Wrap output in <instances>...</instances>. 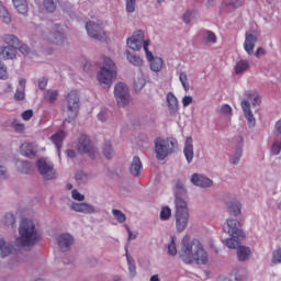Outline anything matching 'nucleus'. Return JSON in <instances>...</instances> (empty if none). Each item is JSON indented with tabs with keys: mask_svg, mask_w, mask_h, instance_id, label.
I'll return each mask as SVG.
<instances>
[{
	"mask_svg": "<svg viewBox=\"0 0 281 281\" xmlns=\"http://www.w3.org/2000/svg\"><path fill=\"white\" fill-rule=\"evenodd\" d=\"M126 258H127L130 273H132V276H135V271L137 268L135 267V261L133 260V258H131V256H128L127 249H126Z\"/></svg>",
	"mask_w": 281,
	"mask_h": 281,
	"instance_id": "44",
	"label": "nucleus"
},
{
	"mask_svg": "<svg viewBox=\"0 0 281 281\" xmlns=\"http://www.w3.org/2000/svg\"><path fill=\"white\" fill-rule=\"evenodd\" d=\"M67 102V117L66 122H74L76 117H78V112L80 111V97L78 95V91L72 90L66 97Z\"/></svg>",
	"mask_w": 281,
	"mask_h": 281,
	"instance_id": "8",
	"label": "nucleus"
},
{
	"mask_svg": "<svg viewBox=\"0 0 281 281\" xmlns=\"http://www.w3.org/2000/svg\"><path fill=\"white\" fill-rule=\"evenodd\" d=\"M249 256H251V250L249 249V247L239 246L237 248V258L240 262H245V260H247Z\"/></svg>",
	"mask_w": 281,
	"mask_h": 281,
	"instance_id": "26",
	"label": "nucleus"
},
{
	"mask_svg": "<svg viewBox=\"0 0 281 281\" xmlns=\"http://www.w3.org/2000/svg\"><path fill=\"white\" fill-rule=\"evenodd\" d=\"M53 144H55L58 155H60V148H63V140L65 139V131H58L50 137Z\"/></svg>",
	"mask_w": 281,
	"mask_h": 281,
	"instance_id": "22",
	"label": "nucleus"
},
{
	"mask_svg": "<svg viewBox=\"0 0 281 281\" xmlns=\"http://www.w3.org/2000/svg\"><path fill=\"white\" fill-rule=\"evenodd\" d=\"M20 237L15 239L18 247H34L41 239V234L36 229V224L32 220H22L19 228Z\"/></svg>",
	"mask_w": 281,
	"mask_h": 281,
	"instance_id": "3",
	"label": "nucleus"
},
{
	"mask_svg": "<svg viewBox=\"0 0 281 281\" xmlns=\"http://www.w3.org/2000/svg\"><path fill=\"white\" fill-rule=\"evenodd\" d=\"M71 210H74V212H81L82 214L95 213L93 205L87 203H72Z\"/></svg>",
	"mask_w": 281,
	"mask_h": 281,
	"instance_id": "20",
	"label": "nucleus"
},
{
	"mask_svg": "<svg viewBox=\"0 0 281 281\" xmlns=\"http://www.w3.org/2000/svg\"><path fill=\"white\" fill-rule=\"evenodd\" d=\"M142 45L146 54V58L148 63H150L151 71H155L156 74L161 71L164 67V59L153 56V53L149 52L148 45H150V40L144 41V31H136L130 38H127V46L134 52H139V49H142Z\"/></svg>",
	"mask_w": 281,
	"mask_h": 281,
	"instance_id": "2",
	"label": "nucleus"
},
{
	"mask_svg": "<svg viewBox=\"0 0 281 281\" xmlns=\"http://www.w3.org/2000/svg\"><path fill=\"white\" fill-rule=\"evenodd\" d=\"M47 87V78L42 77L38 80V88L44 90Z\"/></svg>",
	"mask_w": 281,
	"mask_h": 281,
	"instance_id": "60",
	"label": "nucleus"
},
{
	"mask_svg": "<svg viewBox=\"0 0 281 281\" xmlns=\"http://www.w3.org/2000/svg\"><path fill=\"white\" fill-rule=\"evenodd\" d=\"M10 254H14V249H12V246L10 244L5 243L4 238L0 239V256L2 258H5V256H10Z\"/></svg>",
	"mask_w": 281,
	"mask_h": 281,
	"instance_id": "25",
	"label": "nucleus"
},
{
	"mask_svg": "<svg viewBox=\"0 0 281 281\" xmlns=\"http://www.w3.org/2000/svg\"><path fill=\"white\" fill-rule=\"evenodd\" d=\"M0 19L3 21V23H12V18L3 4H0Z\"/></svg>",
	"mask_w": 281,
	"mask_h": 281,
	"instance_id": "34",
	"label": "nucleus"
},
{
	"mask_svg": "<svg viewBox=\"0 0 281 281\" xmlns=\"http://www.w3.org/2000/svg\"><path fill=\"white\" fill-rule=\"evenodd\" d=\"M57 98H58V90L44 91V100H46V102L54 104V102H56Z\"/></svg>",
	"mask_w": 281,
	"mask_h": 281,
	"instance_id": "30",
	"label": "nucleus"
},
{
	"mask_svg": "<svg viewBox=\"0 0 281 281\" xmlns=\"http://www.w3.org/2000/svg\"><path fill=\"white\" fill-rule=\"evenodd\" d=\"M22 120H24V122H30L31 117H34V111L33 110H25L22 114H21Z\"/></svg>",
	"mask_w": 281,
	"mask_h": 281,
	"instance_id": "48",
	"label": "nucleus"
},
{
	"mask_svg": "<svg viewBox=\"0 0 281 281\" xmlns=\"http://www.w3.org/2000/svg\"><path fill=\"white\" fill-rule=\"evenodd\" d=\"M183 154L188 164H192V160L194 159V144H193L192 136H189L186 139Z\"/></svg>",
	"mask_w": 281,
	"mask_h": 281,
	"instance_id": "17",
	"label": "nucleus"
},
{
	"mask_svg": "<svg viewBox=\"0 0 281 281\" xmlns=\"http://www.w3.org/2000/svg\"><path fill=\"white\" fill-rule=\"evenodd\" d=\"M223 231L232 236V238H245V233H243V228L240 227V222L234 218H228L223 226Z\"/></svg>",
	"mask_w": 281,
	"mask_h": 281,
	"instance_id": "10",
	"label": "nucleus"
},
{
	"mask_svg": "<svg viewBox=\"0 0 281 281\" xmlns=\"http://www.w3.org/2000/svg\"><path fill=\"white\" fill-rule=\"evenodd\" d=\"M241 155H243V149L241 148H237L234 157L231 158V164L236 166V164H238V161H240Z\"/></svg>",
	"mask_w": 281,
	"mask_h": 281,
	"instance_id": "47",
	"label": "nucleus"
},
{
	"mask_svg": "<svg viewBox=\"0 0 281 281\" xmlns=\"http://www.w3.org/2000/svg\"><path fill=\"white\" fill-rule=\"evenodd\" d=\"M14 100L18 102L25 100V90H16L14 93Z\"/></svg>",
	"mask_w": 281,
	"mask_h": 281,
	"instance_id": "52",
	"label": "nucleus"
},
{
	"mask_svg": "<svg viewBox=\"0 0 281 281\" xmlns=\"http://www.w3.org/2000/svg\"><path fill=\"white\" fill-rule=\"evenodd\" d=\"M20 153L24 157H36L38 146L34 143H24L20 146Z\"/></svg>",
	"mask_w": 281,
	"mask_h": 281,
	"instance_id": "14",
	"label": "nucleus"
},
{
	"mask_svg": "<svg viewBox=\"0 0 281 281\" xmlns=\"http://www.w3.org/2000/svg\"><path fill=\"white\" fill-rule=\"evenodd\" d=\"M112 214L117 223H124L126 221V214L122 213V211L117 209H113Z\"/></svg>",
	"mask_w": 281,
	"mask_h": 281,
	"instance_id": "38",
	"label": "nucleus"
},
{
	"mask_svg": "<svg viewBox=\"0 0 281 281\" xmlns=\"http://www.w3.org/2000/svg\"><path fill=\"white\" fill-rule=\"evenodd\" d=\"M179 194H186V189L183 184L176 186V227L177 232H186L188 227V221L190 218V213L188 211V203L179 196Z\"/></svg>",
	"mask_w": 281,
	"mask_h": 281,
	"instance_id": "4",
	"label": "nucleus"
},
{
	"mask_svg": "<svg viewBox=\"0 0 281 281\" xmlns=\"http://www.w3.org/2000/svg\"><path fill=\"white\" fill-rule=\"evenodd\" d=\"M225 245L228 247V249H238V247H240V243L236 240V237L226 239Z\"/></svg>",
	"mask_w": 281,
	"mask_h": 281,
	"instance_id": "41",
	"label": "nucleus"
},
{
	"mask_svg": "<svg viewBox=\"0 0 281 281\" xmlns=\"http://www.w3.org/2000/svg\"><path fill=\"white\" fill-rule=\"evenodd\" d=\"M221 113H224L225 115H232V106H229V104L222 105Z\"/></svg>",
	"mask_w": 281,
	"mask_h": 281,
	"instance_id": "57",
	"label": "nucleus"
},
{
	"mask_svg": "<svg viewBox=\"0 0 281 281\" xmlns=\"http://www.w3.org/2000/svg\"><path fill=\"white\" fill-rule=\"evenodd\" d=\"M249 67H250L249 60L241 59L236 63V65L234 67V71H235L236 76H240V74H245V71H247V69H249Z\"/></svg>",
	"mask_w": 281,
	"mask_h": 281,
	"instance_id": "24",
	"label": "nucleus"
},
{
	"mask_svg": "<svg viewBox=\"0 0 281 281\" xmlns=\"http://www.w3.org/2000/svg\"><path fill=\"white\" fill-rule=\"evenodd\" d=\"M5 78H8V69L3 63L0 61V80H5Z\"/></svg>",
	"mask_w": 281,
	"mask_h": 281,
	"instance_id": "54",
	"label": "nucleus"
},
{
	"mask_svg": "<svg viewBox=\"0 0 281 281\" xmlns=\"http://www.w3.org/2000/svg\"><path fill=\"white\" fill-rule=\"evenodd\" d=\"M37 170L43 179L46 181H52V179H56V171H54V164L47 161L45 158H40L37 160Z\"/></svg>",
	"mask_w": 281,
	"mask_h": 281,
	"instance_id": "11",
	"label": "nucleus"
},
{
	"mask_svg": "<svg viewBox=\"0 0 281 281\" xmlns=\"http://www.w3.org/2000/svg\"><path fill=\"white\" fill-rule=\"evenodd\" d=\"M127 54V60L133 65L134 67H142L144 65V59L137 55H131V52H126Z\"/></svg>",
	"mask_w": 281,
	"mask_h": 281,
	"instance_id": "29",
	"label": "nucleus"
},
{
	"mask_svg": "<svg viewBox=\"0 0 281 281\" xmlns=\"http://www.w3.org/2000/svg\"><path fill=\"white\" fill-rule=\"evenodd\" d=\"M206 43H216V35L212 31H206Z\"/></svg>",
	"mask_w": 281,
	"mask_h": 281,
	"instance_id": "55",
	"label": "nucleus"
},
{
	"mask_svg": "<svg viewBox=\"0 0 281 281\" xmlns=\"http://www.w3.org/2000/svg\"><path fill=\"white\" fill-rule=\"evenodd\" d=\"M191 182L198 188H210L212 187V180L210 178L203 177L199 173H193L191 177Z\"/></svg>",
	"mask_w": 281,
	"mask_h": 281,
	"instance_id": "18",
	"label": "nucleus"
},
{
	"mask_svg": "<svg viewBox=\"0 0 281 281\" xmlns=\"http://www.w3.org/2000/svg\"><path fill=\"white\" fill-rule=\"evenodd\" d=\"M66 155L67 157H69L70 159H74L76 157V150L74 149H68L66 150Z\"/></svg>",
	"mask_w": 281,
	"mask_h": 281,
	"instance_id": "63",
	"label": "nucleus"
},
{
	"mask_svg": "<svg viewBox=\"0 0 281 281\" xmlns=\"http://www.w3.org/2000/svg\"><path fill=\"white\" fill-rule=\"evenodd\" d=\"M192 104V97L186 95L182 99V106H190Z\"/></svg>",
	"mask_w": 281,
	"mask_h": 281,
	"instance_id": "61",
	"label": "nucleus"
},
{
	"mask_svg": "<svg viewBox=\"0 0 281 281\" xmlns=\"http://www.w3.org/2000/svg\"><path fill=\"white\" fill-rule=\"evenodd\" d=\"M43 7L46 10V12L52 13V12H56L57 4H56V1L54 0H44Z\"/></svg>",
	"mask_w": 281,
	"mask_h": 281,
	"instance_id": "37",
	"label": "nucleus"
},
{
	"mask_svg": "<svg viewBox=\"0 0 281 281\" xmlns=\"http://www.w3.org/2000/svg\"><path fill=\"white\" fill-rule=\"evenodd\" d=\"M180 258L186 265H192V262H196V265H207V251L203 249V245L199 239H193L190 243V235H186L182 238Z\"/></svg>",
	"mask_w": 281,
	"mask_h": 281,
	"instance_id": "1",
	"label": "nucleus"
},
{
	"mask_svg": "<svg viewBox=\"0 0 281 281\" xmlns=\"http://www.w3.org/2000/svg\"><path fill=\"white\" fill-rule=\"evenodd\" d=\"M12 128H14L16 133H23V131H25V124L19 123L18 120H14L12 122Z\"/></svg>",
	"mask_w": 281,
	"mask_h": 281,
	"instance_id": "45",
	"label": "nucleus"
},
{
	"mask_svg": "<svg viewBox=\"0 0 281 281\" xmlns=\"http://www.w3.org/2000/svg\"><path fill=\"white\" fill-rule=\"evenodd\" d=\"M272 155H280L281 153V136L274 139L272 147H271Z\"/></svg>",
	"mask_w": 281,
	"mask_h": 281,
	"instance_id": "39",
	"label": "nucleus"
},
{
	"mask_svg": "<svg viewBox=\"0 0 281 281\" xmlns=\"http://www.w3.org/2000/svg\"><path fill=\"white\" fill-rule=\"evenodd\" d=\"M50 41L54 45H63L65 43V33L58 30V26L55 24V32L50 34Z\"/></svg>",
	"mask_w": 281,
	"mask_h": 281,
	"instance_id": "23",
	"label": "nucleus"
},
{
	"mask_svg": "<svg viewBox=\"0 0 281 281\" xmlns=\"http://www.w3.org/2000/svg\"><path fill=\"white\" fill-rule=\"evenodd\" d=\"M274 135L281 137V119L274 125Z\"/></svg>",
	"mask_w": 281,
	"mask_h": 281,
	"instance_id": "59",
	"label": "nucleus"
},
{
	"mask_svg": "<svg viewBox=\"0 0 281 281\" xmlns=\"http://www.w3.org/2000/svg\"><path fill=\"white\" fill-rule=\"evenodd\" d=\"M86 30L88 32V36H90L91 38H95L97 41H104L106 36V33L104 32V29H102V22H100V20H98V22H87Z\"/></svg>",
	"mask_w": 281,
	"mask_h": 281,
	"instance_id": "12",
	"label": "nucleus"
},
{
	"mask_svg": "<svg viewBox=\"0 0 281 281\" xmlns=\"http://www.w3.org/2000/svg\"><path fill=\"white\" fill-rule=\"evenodd\" d=\"M75 179H76V181H79V183L82 182V181H87V175L83 173V171H78L75 175Z\"/></svg>",
	"mask_w": 281,
	"mask_h": 281,
	"instance_id": "56",
	"label": "nucleus"
},
{
	"mask_svg": "<svg viewBox=\"0 0 281 281\" xmlns=\"http://www.w3.org/2000/svg\"><path fill=\"white\" fill-rule=\"evenodd\" d=\"M179 80L184 91H190V82H188V75L186 72H180Z\"/></svg>",
	"mask_w": 281,
	"mask_h": 281,
	"instance_id": "42",
	"label": "nucleus"
},
{
	"mask_svg": "<svg viewBox=\"0 0 281 281\" xmlns=\"http://www.w3.org/2000/svg\"><path fill=\"white\" fill-rule=\"evenodd\" d=\"M178 142L175 138H156L155 139V153L157 159L159 161H164L168 155H172L175 153V148H177Z\"/></svg>",
	"mask_w": 281,
	"mask_h": 281,
	"instance_id": "6",
	"label": "nucleus"
},
{
	"mask_svg": "<svg viewBox=\"0 0 281 281\" xmlns=\"http://www.w3.org/2000/svg\"><path fill=\"white\" fill-rule=\"evenodd\" d=\"M18 168L22 175H30V171L32 170V164L29 161H20L18 162Z\"/></svg>",
	"mask_w": 281,
	"mask_h": 281,
	"instance_id": "33",
	"label": "nucleus"
},
{
	"mask_svg": "<svg viewBox=\"0 0 281 281\" xmlns=\"http://www.w3.org/2000/svg\"><path fill=\"white\" fill-rule=\"evenodd\" d=\"M272 262L273 265H278L281 262V249H277L272 255Z\"/></svg>",
	"mask_w": 281,
	"mask_h": 281,
	"instance_id": "49",
	"label": "nucleus"
},
{
	"mask_svg": "<svg viewBox=\"0 0 281 281\" xmlns=\"http://www.w3.org/2000/svg\"><path fill=\"white\" fill-rule=\"evenodd\" d=\"M135 3H136V0H127L126 1V12H128V13L135 12Z\"/></svg>",
	"mask_w": 281,
	"mask_h": 281,
	"instance_id": "53",
	"label": "nucleus"
},
{
	"mask_svg": "<svg viewBox=\"0 0 281 281\" xmlns=\"http://www.w3.org/2000/svg\"><path fill=\"white\" fill-rule=\"evenodd\" d=\"M167 104L170 111H177L179 109V101L177 100V97L175 93L169 92L167 94Z\"/></svg>",
	"mask_w": 281,
	"mask_h": 281,
	"instance_id": "27",
	"label": "nucleus"
},
{
	"mask_svg": "<svg viewBox=\"0 0 281 281\" xmlns=\"http://www.w3.org/2000/svg\"><path fill=\"white\" fill-rule=\"evenodd\" d=\"M14 223H16V218L14 217V214L7 213L4 215V225H7V227H14Z\"/></svg>",
	"mask_w": 281,
	"mask_h": 281,
	"instance_id": "40",
	"label": "nucleus"
},
{
	"mask_svg": "<svg viewBox=\"0 0 281 281\" xmlns=\"http://www.w3.org/2000/svg\"><path fill=\"white\" fill-rule=\"evenodd\" d=\"M246 95L252 106H256V104H260V95H258L256 91H250Z\"/></svg>",
	"mask_w": 281,
	"mask_h": 281,
	"instance_id": "36",
	"label": "nucleus"
},
{
	"mask_svg": "<svg viewBox=\"0 0 281 281\" xmlns=\"http://www.w3.org/2000/svg\"><path fill=\"white\" fill-rule=\"evenodd\" d=\"M142 160L139 159V157L135 156L130 167L131 175H133V177H139V175H142Z\"/></svg>",
	"mask_w": 281,
	"mask_h": 281,
	"instance_id": "21",
	"label": "nucleus"
},
{
	"mask_svg": "<svg viewBox=\"0 0 281 281\" xmlns=\"http://www.w3.org/2000/svg\"><path fill=\"white\" fill-rule=\"evenodd\" d=\"M76 148L79 155H89L90 159L98 157V151L93 148L91 139L85 134L79 137Z\"/></svg>",
	"mask_w": 281,
	"mask_h": 281,
	"instance_id": "9",
	"label": "nucleus"
},
{
	"mask_svg": "<svg viewBox=\"0 0 281 281\" xmlns=\"http://www.w3.org/2000/svg\"><path fill=\"white\" fill-rule=\"evenodd\" d=\"M103 155L105 159H113V147L110 142H105L103 145Z\"/></svg>",
	"mask_w": 281,
	"mask_h": 281,
	"instance_id": "35",
	"label": "nucleus"
},
{
	"mask_svg": "<svg viewBox=\"0 0 281 281\" xmlns=\"http://www.w3.org/2000/svg\"><path fill=\"white\" fill-rule=\"evenodd\" d=\"M240 207L241 204L238 201L227 203V210L233 216H238L240 214Z\"/></svg>",
	"mask_w": 281,
	"mask_h": 281,
	"instance_id": "28",
	"label": "nucleus"
},
{
	"mask_svg": "<svg viewBox=\"0 0 281 281\" xmlns=\"http://www.w3.org/2000/svg\"><path fill=\"white\" fill-rule=\"evenodd\" d=\"M258 42V37L251 33H246V38L244 43V49L247 52L249 56L254 54V49L256 47V43Z\"/></svg>",
	"mask_w": 281,
	"mask_h": 281,
	"instance_id": "19",
	"label": "nucleus"
},
{
	"mask_svg": "<svg viewBox=\"0 0 281 281\" xmlns=\"http://www.w3.org/2000/svg\"><path fill=\"white\" fill-rule=\"evenodd\" d=\"M2 41L8 46L0 47V58H3V60H12L16 58V47L20 45L19 38L8 34L2 37Z\"/></svg>",
	"mask_w": 281,
	"mask_h": 281,
	"instance_id": "7",
	"label": "nucleus"
},
{
	"mask_svg": "<svg viewBox=\"0 0 281 281\" xmlns=\"http://www.w3.org/2000/svg\"><path fill=\"white\" fill-rule=\"evenodd\" d=\"M232 8H240L243 5V0H233L232 2L228 3Z\"/></svg>",
	"mask_w": 281,
	"mask_h": 281,
	"instance_id": "62",
	"label": "nucleus"
},
{
	"mask_svg": "<svg viewBox=\"0 0 281 281\" xmlns=\"http://www.w3.org/2000/svg\"><path fill=\"white\" fill-rule=\"evenodd\" d=\"M257 58H260V56H265V48L259 47L255 54Z\"/></svg>",
	"mask_w": 281,
	"mask_h": 281,
	"instance_id": "64",
	"label": "nucleus"
},
{
	"mask_svg": "<svg viewBox=\"0 0 281 281\" xmlns=\"http://www.w3.org/2000/svg\"><path fill=\"white\" fill-rule=\"evenodd\" d=\"M15 10L19 12V14H27V0H22L20 2L13 3Z\"/></svg>",
	"mask_w": 281,
	"mask_h": 281,
	"instance_id": "32",
	"label": "nucleus"
},
{
	"mask_svg": "<svg viewBox=\"0 0 281 281\" xmlns=\"http://www.w3.org/2000/svg\"><path fill=\"white\" fill-rule=\"evenodd\" d=\"M114 97L119 106H126L131 102L128 87L125 83L119 82L114 88Z\"/></svg>",
	"mask_w": 281,
	"mask_h": 281,
	"instance_id": "13",
	"label": "nucleus"
},
{
	"mask_svg": "<svg viewBox=\"0 0 281 281\" xmlns=\"http://www.w3.org/2000/svg\"><path fill=\"white\" fill-rule=\"evenodd\" d=\"M57 243L61 251H69V247L74 245V237L69 234H61L57 237Z\"/></svg>",
	"mask_w": 281,
	"mask_h": 281,
	"instance_id": "15",
	"label": "nucleus"
},
{
	"mask_svg": "<svg viewBox=\"0 0 281 281\" xmlns=\"http://www.w3.org/2000/svg\"><path fill=\"white\" fill-rule=\"evenodd\" d=\"M168 254L170 256H177V244H175V237H171V241L168 245Z\"/></svg>",
	"mask_w": 281,
	"mask_h": 281,
	"instance_id": "46",
	"label": "nucleus"
},
{
	"mask_svg": "<svg viewBox=\"0 0 281 281\" xmlns=\"http://www.w3.org/2000/svg\"><path fill=\"white\" fill-rule=\"evenodd\" d=\"M146 86V79H144V74H139L137 78H134V89L135 91H142Z\"/></svg>",
	"mask_w": 281,
	"mask_h": 281,
	"instance_id": "31",
	"label": "nucleus"
},
{
	"mask_svg": "<svg viewBox=\"0 0 281 281\" xmlns=\"http://www.w3.org/2000/svg\"><path fill=\"white\" fill-rule=\"evenodd\" d=\"M115 78H117V67L115 66V61L109 57H104L103 66L97 74V80L102 85V87L110 89Z\"/></svg>",
	"mask_w": 281,
	"mask_h": 281,
	"instance_id": "5",
	"label": "nucleus"
},
{
	"mask_svg": "<svg viewBox=\"0 0 281 281\" xmlns=\"http://www.w3.org/2000/svg\"><path fill=\"white\" fill-rule=\"evenodd\" d=\"M170 216H172V210H170L168 206H162L160 211V220L168 221Z\"/></svg>",
	"mask_w": 281,
	"mask_h": 281,
	"instance_id": "43",
	"label": "nucleus"
},
{
	"mask_svg": "<svg viewBox=\"0 0 281 281\" xmlns=\"http://www.w3.org/2000/svg\"><path fill=\"white\" fill-rule=\"evenodd\" d=\"M71 198L75 200V201H85V195L80 192H78V190L74 189L71 191Z\"/></svg>",
	"mask_w": 281,
	"mask_h": 281,
	"instance_id": "50",
	"label": "nucleus"
},
{
	"mask_svg": "<svg viewBox=\"0 0 281 281\" xmlns=\"http://www.w3.org/2000/svg\"><path fill=\"white\" fill-rule=\"evenodd\" d=\"M241 109H243L244 115H245L249 126L250 127L256 126V117H254V113L251 112V105H250L249 101L243 100Z\"/></svg>",
	"mask_w": 281,
	"mask_h": 281,
	"instance_id": "16",
	"label": "nucleus"
},
{
	"mask_svg": "<svg viewBox=\"0 0 281 281\" xmlns=\"http://www.w3.org/2000/svg\"><path fill=\"white\" fill-rule=\"evenodd\" d=\"M196 16V12L194 11H188L187 13H184L183 15V21L184 23H190V21H192V19H194Z\"/></svg>",
	"mask_w": 281,
	"mask_h": 281,
	"instance_id": "51",
	"label": "nucleus"
},
{
	"mask_svg": "<svg viewBox=\"0 0 281 281\" xmlns=\"http://www.w3.org/2000/svg\"><path fill=\"white\" fill-rule=\"evenodd\" d=\"M16 49H19V52H21V54H29L30 53V47H27V45H25V44H19L18 46H16Z\"/></svg>",
	"mask_w": 281,
	"mask_h": 281,
	"instance_id": "58",
	"label": "nucleus"
}]
</instances>
